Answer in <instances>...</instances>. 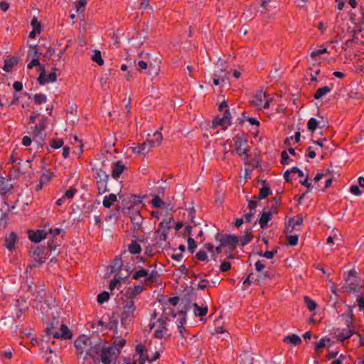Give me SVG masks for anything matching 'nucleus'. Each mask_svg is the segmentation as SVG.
<instances>
[{"mask_svg": "<svg viewBox=\"0 0 364 364\" xmlns=\"http://www.w3.org/2000/svg\"><path fill=\"white\" fill-rule=\"evenodd\" d=\"M166 333V328L164 326L161 329L156 330L154 332V336L158 338H162L164 337Z\"/></svg>", "mask_w": 364, "mask_h": 364, "instance_id": "obj_54", "label": "nucleus"}, {"mask_svg": "<svg viewBox=\"0 0 364 364\" xmlns=\"http://www.w3.org/2000/svg\"><path fill=\"white\" fill-rule=\"evenodd\" d=\"M54 338H71L72 333L65 324H61L60 332L58 331L54 334Z\"/></svg>", "mask_w": 364, "mask_h": 364, "instance_id": "obj_20", "label": "nucleus"}, {"mask_svg": "<svg viewBox=\"0 0 364 364\" xmlns=\"http://www.w3.org/2000/svg\"><path fill=\"white\" fill-rule=\"evenodd\" d=\"M341 174L339 171L331 169L328 168L326 169V181L325 182H333L341 180Z\"/></svg>", "mask_w": 364, "mask_h": 364, "instance_id": "obj_17", "label": "nucleus"}, {"mask_svg": "<svg viewBox=\"0 0 364 364\" xmlns=\"http://www.w3.org/2000/svg\"><path fill=\"white\" fill-rule=\"evenodd\" d=\"M31 25L33 27V29L37 31L38 33L41 32V23L37 20L36 17H33L31 21Z\"/></svg>", "mask_w": 364, "mask_h": 364, "instance_id": "obj_46", "label": "nucleus"}, {"mask_svg": "<svg viewBox=\"0 0 364 364\" xmlns=\"http://www.w3.org/2000/svg\"><path fill=\"white\" fill-rule=\"evenodd\" d=\"M283 341L285 343L290 344L294 346H296L301 343V339L296 334H291V335L285 336L283 339Z\"/></svg>", "mask_w": 364, "mask_h": 364, "instance_id": "obj_23", "label": "nucleus"}, {"mask_svg": "<svg viewBox=\"0 0 364 364\" xmlns=\"http://www.w3.org/2000/svg\"><path fill=\"white\" fill-rule=\"evenodd\" d=\"M144 290L143 285H134L133 287L129 288L122 297L134 301L136 296Z\"/></svg>", "mask_w": 364, "mask_h": 364, "instance_id": "obj_12", "label": "nucleus"}, {"mask_svg": "<svg viewBox=\"0 0 364 364\" xmlns=\"http://www.w3.org/2000/svg\"><path fill=\"white\" fill-rule=\"evenodd\" d=\"M193 314L196 316H203L208 313V306H200L198 304L195 303L193 304Z\"/></svg>", "mask_w": 364, "mask_h": 364, "instance_id": "obj_24", "label": "nucleus"}, {"mask_svg": "<svg viewBox=\"0 0 364 364\" xmlns=\"http://www.w3.org/2000/svg\"><path fill=\"white\" fill-rule=\"evenodd\" d=\"M8 215L6 213H3L0 218V226L2 225L4 228H6L8 223Z\"/></svg>", "mask_w": 364, "mask_h": 364, "instance_id": "obj_64", "label": "nucleus"}, {"mask_svg": "<svg viewBox=\"0 0 364 364\" xmlns=\"http://www.w3.org/2000/svg\"><path fill=\"white\" fill-rule=\"evenodd\" d=\"M252 238V237L251 233H246L239 240V241H240L241 245L245 246L251 241Z\"/></svg>", "mask_w": 364, "mask_h": 364, "instance_id": "obj_45", "label": "nucleus"}, {"mask_svg": "<svg viewBox=\"0 0 364 364\" xmlns=\"http://www.w3.org/2000/svg\"><path fill=\"white\" fill-rule=\"evenodd\" d=\"M92 60L97 63L99 65H102L104 64V60L102 58L101 53L100 50H95L92 56Z\"/></svg>", "mask_w": 364, "mask_h": 364, "instance_id": "obj_35", "label": "nucleus"}, {"mask_svg": "<svg viewBox=\"0 0 364 364\" xmlns=\"http://www.w3.org/2000/svg\"><path fill=\"white\" fill-rule=\"evenodd\" d=\"M306 188V192L311 191L314 188L320 191L321 189L318 188V183H302Z\"/></svg>", "mask_w": 364, "mask_h": 364, "instance_id": "obj_59", "label": "nucleus"}, {"mask_svg": "<svg viewBox=\"0 0 364 364\" xmlns=\"http://www.w3.org/2000/svg\"><path fill=\"white\" fill-rule=\"evenodd\" d=\"M46 229L48 230V239H51L52 237H55V235H58L61 232V229H60L58 228L52 229L48 227V228L46 227Z\"/></svg>", "mask_w": 364, "mask_h": 364, "instance_id": "obj_40", "label": "nucleus"}, {"mask_svg": "<svg viewBox=\"0 0 364 364\" xmlns=\"http://www.w3.org/2000/svg\"><path fill=\"white\" fill-rule=\"evenodd\" d=\"M55 70H56L55 68H53L52 72L50 74H48V75H46L44 68H42V70H41L40 75L38 78L39 84L41 85H44L46 83L53 82L56 81Z\"/></svg>", "mask_w": 364, "mask_h": 364, "instance_id": "obj_14", "label": "nucleus"}, {"mask_svg": "<svg viewBox=\"0 0 364 364\" xmlns=\"http://www.w3.org/2000/svg\"><path fill=\"white\" fill-rule=\"evenodd\" d=\"M162 139L163 136L161 132L156 131L153 134L152 139H147L146 141L148 142V146L151 148L159 146Z\"/></svg>", "mask_w": 364, "mask_h": 364, "instance_id": "obj_19", "label": "nucleus"}, {"mask_svg": "<svg viewBox=\"0 0 364 364\" xmlns=\"http://www.w3.org/2000/svg\"><path fill=\"white\" fill-rule=\"evenodd\" d=\"M157 275V271L152 269L149 271L144 267H139L132 275V279L134 280H139L143 278L144 281L141 282L144 285H150L154 282Z\"/></svg>", "mask_w": 364, "mask_h": 364, "instance_id": "obj_3", "label": "nucleus"}, {"mask_svg": "<svg viewBox=\"0 0 364 364\" xmlns=\"http://www.w3.org/2000/svg\"><path fill=\"white\" fill-rule=\"evenodd\" d=\"M151 205L154 208H159L164 206V203L159 196H154L151 200Z\"/></svg>", "mask_w": 364, "mask_h": 364, "instance_id": "obj_38", "label": "nucleus"}, {"mask_svg": "<svg viewBox=\"0 0 364 364\" xmlns=\"http://www.w3.org/2000/svg\"><path fill=\"white\" fill-rule=\"evenodd\" d=\"M97 176L98 177L100 178V181H97V182H107L108 181V178H109V176L106 174V173L103 171H100L98 173H97Z\"/></svg>", "mask_w": 364, "mask_h": 364, "instance_id": "obj_62", "label": "nucleus"}, {"mask_svg": "<svg viewBox=\"0 0 364 364\" xmlns=\"http://www.w3.org/2000/svg\"><path fill=\"white\" fill-rule=\"evenodd\" d=\"M128 171V167L122 161L113 162L112 164V177L114 180H118Z\"/></svg>", "mask_w": 364, "mask_h": 364, "instance_id": "obj_9", "label": "nucleus"}, {"mask_svg": "<svg viewBox=\"0 0 364 364\" xmlns=\"http://www.w3.org/2000/svg\"><path fill=\"white\" fill-rule=\"evenodd\" d=\"M41 55V53H39L37 49V46L31 48L28 53L29 56H32L35 58H38V57Z\"/></svg>", "mask_w": 364, "mask_h": 364, "instance_id": "obj_56", "label": "nucleus"}, {"mask_svg": "<svg viewBox=\"0 0 364 364\" xmlns=\"http://www.w3.org/2000/svg\"><path fill=\"white\" fill-rule=\"evenodd\" d=\"M230 268H231V264H230V262H229L228 261L223 262L220 267V271L223 272L230 270Z\"/></svg>", "mask_w": 364, "mask_h": 364, "instance_id": "obj_58", "label": "nucleus"}, {"mask_svg": "<svg viewBox=\"0 0 364 364\" xmlns=\"http://www.w3.org/2000/svg\"><path fill=\"white\" fill-rule=\"evenodd\" d=\"M346 325L347 327L346 328L338 329L336 332V338L341 342L350 338L354 333V331L351 328L352 323L350 319L346 321Z\"/></svg>", "mask_w": 364, "mask_h": 364, "instance_id": "obj_11", "label": "nucleus"}, {"mask_svg": "<svg viewBox=\"0 0 364 364\" xmlns=\"http://www.w3.org/2000/svg\"><path fill=\"white\" fill-rule=\"evenodd\" d=\"M298 174L299 177H303L304 173L297 167H293L291 170H287L284 173V178L286 182H291V181L297 180V178L294 177L295 174Z\"/></svg>", "mask_w": 364, "mask_h": 364, "instance_id": "obj_16", "label": "nucleus"}, {"mask_svg": "<svg viewBox=\"0 0 364 364\" xmlns=\"http://www.w3.org/2000/svg\"><path fill=\"white\" fill-rule=\"evenodd\" d=\"M321 122L316 118L311 117L307 122V128L311 132H314L317 127H321Z\"/></svg>", "mask_w": 364, "mask_h": 364, "instance_id": "obj_29", "label": "nucleus"}, {"mask_svg": "<svg viewBox=\"0 0 364 364\" xmlns=\"http://www.w3.org/2000/svg\"><path fill=\"white\" fill-rule=\"evenodd\" d=\"M12 355H13V350L11 349H8V350H6L1 353L0 358L2 360H4V359L10 360V359H11Z\"/></svg>", "mask_w": 364, "mask_h": 364, "instance_id": "obj_48", "label": "nucleus"}, {"mask_svg": "<svg viewBox=\"0 0 364 364\" xmlns=\"http://www.w3.org/2000/svg\"><path fill=\"white\" fill-rule=\"evenodd\" d=\"M148 142L145 141L144 143L139 144L138 146L134 149V151L137 152L138 154H145L148 153V151L150 147L148 146Z\"/></svg>", "mask_w": 364, "mask_h": 364, "instance_id": "obj_32", "label": "nucleus"}, {"mask_svg": "<svg viewBox=\"0 0 364 364\" xmlns=\"http://www.w3.org/2000/svg\"><path fill=\"white\" fill-rule=\"evenodd\" d=\"M331 88L328 86H324L323 87L318 88L317 91L315 92L314 97L316 100H318L322 98L327 93H329L331 91Z\"/></svg>", "mask_w": 364, "mask_h": 364, "instance_id": "obj_28", "label": "nucleus"}, {"mask_svg": "<svg viewBox=\"0 0 364 364\" xmlns=\"http://www.w3.org/2000/svg\"><path fill=\"white\" fill-rule=\"evenodd\" d=\"M117 200V196L114 193L109 194L108 196H105L103 199V205L105 208H110L114 202Z\"/></svg>", "mask_w": 364, "mask_h": 364, "instance_id": "obj_30", "label": "nucleus"}, {"mask_svg": "<svg viewBox=\"0 0 364 364\" xmlns=\"http://www.w3.org/2000/svg\"><path fill=\"white\" fill-rule=\"evenodd\" d=\"M126 344V340L125 339H123V338H120V339H115L114 343H113V346L114 348H116V349H119V350L120 351L121 350V348H123L124 346V345Z\"/></svg>", "mask_w": 364, "mask_h": 364, "instance_id": "obj_43", "label": "nucleus"}, {"mask_svg": "<svg viewBox=\"0 0 364 364\" xmlns=\"http://www.w3.org/2000/svg\"><path fill=\"white\" fill-rule=\"evenodd\" d=\"M208 284H209V281L208 279H202L198 284V289L203 290L208 286Z\"/></svg>", "mask_w": 364, "mask_h": 364, "instance_id": "obj_60", "label": "nucleus"}, {"mask_svg": "<svg viewBox=\"0 0 364 364\" xmlns=\"http://www.w3.org/2000/svg\"><path fill=\"white\" fill-rule=\"evenodd\" d=\"M227 124V122L223 117H216L213 121L212 127L216 128L218 126H223Z\"/></svg>", "mask_w": 364, "mask_h": 364, "instance_id": "obj_42", "label": "nucleus"}, {"mask_svg": "<svg viewBox=\"0 0 364 364\" xmlns=\"http://www.w3.org/2000/svg\"><path fill=\"white\" fill-rule=\"evenodd\" d=\"M119 354V349H116L114 346L103 348L100 353L101 360L104 364H110Z\"/></svg>", "mask_w": 364, "mask_h": 364, "instance_id": "obj_7", "label": "nucleus"}, {"mask_svg": "<svg viewBox=\"0 0 364 364\" xmlns=\"http://www.w3.org/2000/svg\"><path fill=\"white\" fill-rule=\"evenodd\" d=\"M35 66H37L39 68V70L41 71L42 70V68H44L41 63H40V61H39V59L38 58H33L31 62L28 65L27 68L28 69H31L33 68V67Z\"/></svg>", "mask_w": 364, "mask_h": 364, "instance_id": "obj_44", "label": "nucleus"}, {"mask_svg": "<svg viewBox=\"0 0 364 364\" xmlns=\"http://www.w3.org/2000/svg\"><path fill=\"white\" fill-rule=\"evenodd\" d=\"M122 299V312L121 314V321L122 323H129L134 318V312L136 310L134 301L127 299L123 297Z\"/></svg>", "mask_w": 364, "mask_h": 364, "instance_id": "obj_4", "label": "nucleus"}, {"mask_svg": "<svg viewBox=\"0 0 364 364\" xmlns=\"http://www.w3.org/2000/svg\"><path fill=\"white\" fill-rule=\"evenodd\" d=\"M303 223V218L296 216L295 218L290 219L289 226H291V230L295 229L296 226H300Z\"/></svg>", "mask_w": 364, "mask_h": 364, "instance_id": "obj_33", "label": "nucleus"}, {"mask_svg": "<svg viewBox=\"0 0 364 364\" xmlns=\"http://www.w3.org/2000/svg\"><path fill=\"white\" fill-rule=\"evenodd\" d=\"M109 299V294L107 291H103L97 295V302L99 304H103L105 301H107Z\"/></svg>", "mask_w": 364, "mask_h": 364, "instance_id": "obj_39", "label": "nucleus"}, {"mask_svg": "<svg viewBox=\"0 0 364 364\" xmlns=\"http://www.w3.org/2000/svg\"><path fill=\"white\" fill-rule=\"evenodd\" d=\"M89 338L85 336H80L75 341V346L77 349V353L78 355H82L84 352L87 351L88 347Z\"/></svg>", "mask_w": 364, "mask_h": 364, "instance_id": "obj_15", "label": "nucleus"}, {"mask_svg": "<svg viewBox=\"0 0 364 364\" xmlns=\"http://www.w3.org/2000/svg\"><path fill=\"white\" fill-rule=\"evenodd\" d=\"M167 231L164 229V230H158L156 232V237L159 240H161V241H166V238H167Z\"/></svg>", "mask_w": 364, "mask_h": 364, "instance_id": "obj_41", "label": "nucleus"}, {"mask_svg": "<svg viewBox=\"0 0 364 364\" xmlns=\"http://www.w3.org/2000/svg\"><path fill=\"white\" fill-rule=\"evenodd\" d=\"M273 213L271 211H264L259 218V224L264 229L267 227L268 222L272 219Z\"/></svg>", "mask_w": 364, "mask_h": 364, "instance_id": "obj_22", "label": "nucleus"}, {"mask_svg": "<svg viewBox=\"0 0 364 364\" xmlns=\"http://www.w3.org/2000/svg\"><path fill=\"white\" fill-rule=\"evenodd\" d=\"M14 186L12 183H0V194L4 196H9L12 193Z\"/></svg>", "mask_w": 364, "mask_h": 364, "instance_id": "obj_26", "label": "nucleus"}, {"mask_svg": "<svg viewBox=\"0 0 364 364\" xmlns=\"http://www.w3.org/2000/svg\"><path fill=\"white\" fill-rule=\"evenodd\" d=\"M14 63L15 61L13 59L6 60L4 63V70L6 72H10L12 70Z\"/></svg>", "mask_w": 364, "mask_h": 364, "instance_id": "obj_47", "label": "nucleus"}, {"mask_svg": "<svg viewBox=\"0 0 364 364\" xmlns=\"http://www.w3.org/2000/svg\"><path fill=\"white\" fill-rule=\"evenodd\" d=\"M358 184L359 186L353 185L350 188V193L355 196H360L363 192H364V183Z\"/></svg>", "mask_w": 364, "mask_h": 364, "instance_id": "obj_31", "label": "nucleus"}, {"mask_svg": "<svg viewBox=\"0 0 364 364\" xmlns=\"http://www.w3.org/2000/svg\"><path fill=\"white\" fill-rule=\"evenodd\" d=\"M282 156V164H289L291 161L288 155V153L286 151H283L281 154Z\"/></svg>", "mask_w": 364, "mask_h": 364, "instance_id": "obj_55", "label": "nucleus"}, {"mask_svg": "<svg viewBox=\"0 0 364 364\" xmlns=\"http://www.w3.org/2000/svg\"><path fill=\"white\" fill-rule=\"evenodd\" d=\"M48 123V118L41 119L38 125L33 127L34 139L38 142L40 147L43 146L42 142L45 140L46 133L44 132L46 125Z\"/></svg>", "mask_w": 364, "mask_h": 364, "instance_id": "obj_6", "label": "nucleus"}, {"mask_svg": "<svg viewBox=\"0 0 364 364\" xmlns=\"http://www.w3.org/2000/svg\"><path fill=\"white\" fill-rule=\"evenodd\" d=\"M267 96L265 92H263L262 91H260L259 92L257 93L255 96L252 103L255 105L257 107L262 108V105L263 102V100L264 99H267Z\"/></svg>", "mask_w": 364, "mask_h": 364, "instance_id": "obj_25", "label": "nucleus"}, {"mask_svg": "<svg viewBox=\"0 0 364 364\" xmlns=\"http://www.w3.org/2000/svg\"><path fill=\"white\" fill-rule=\"evenodd\" d=\"M63 145L62 139L52 140L50 141V146L53 149H59Z\"/></svg>", "mask_w": 364, "mask_h": 364, "instance_id": "obj_57", "label": "nucleus"}, {"mask_svg": "<svg viewBox=\"0 0 364 364\" xmlns=\"http://www.w3.org/2000/svg\"><path fill=\"white\" fill-rule=\"evenodd\" d=\"M325 53H327V49L326 48H324L323 49L315 50L311 52V58L314 59L318 56H320L321 55H322Z\"/></svg>", "mask_w": 364, "mask_h": 364, "instance_id": "obj_52", "label": "nucleus"}, {"mask_svg": "<svg viewBox=\"0 0 364 364\" xmlns=\"http://www.w3.org/2000/svg\"><path fill=\"white\" fill-rule=\"evenodd\" d=\"M277 250L266 251L264 253H261L260 255L263 256L267 259H272L277 254Z\"/></svg>", "mask_w": 364, "mask_h": 364, "instance_id": "obj_63", "label": "nucleus"}, {"mask_svg": "<svg viewBox=\"0 0 364 364\" xmlns=\"http://www.w3.org/2000/svg\"><path fill=\"white\" fill-rule=\"evenodd\" d=\"M225 61L219 59L215 64L213 76L220 79V82H224L228 78V72L226 71Z\"/></svg>", "mask_w": 364, "mask_h": 364, "instance_id": "obj_10", "label": "nucleus"}, {"mask_svg": "<svg viewBox=\"0 0 364 364\" xmlns=\"http://www.w3.org/2000/svg\"><path fill=\"white\" fill-rule=\"evenodd\" d=\"M87 1L86 0H79L76 5V11L78 13H82L84 11Z\"/></svg>", "mask_w": 364, "mask_h": 364, "instance_id": "obj_50", "label": "nucleus"}, {"mask_svg": "<svg viewBox=\"0 0 364 364\" xmlns=\"http://www.w3.org/2000/svg\"><path fill=\"white\" fill-rule=\"evenodd\" d=\"M215 239L221 243V246H223L224 248H227L230 252H232L236 248L239 242V238L232 235L217 234ZM228 257L230 259L234 258L231 253H230Z\"/></svg>", "mask_w": 364, "mask_h": 364, "instance_id": "obj_5", "label": "nucleus"}, {"mask_svg": "<svg viewBox=\"0 0 364 364\" xmlns=\"http://www.w3.org/2000/svg\"><path fill=\"white\" fill-rule=\"evenodd\" d=\"M136 353L139 355V363L144 364L145 361L147 360L149 362H153L159 358V353L155 352L154 355L152 356H149L147 355V350L144 345L139 344L136 346Z\"/></svg>", "mask_w": 364, "mask_h": 364, "instance_id": "obj_8", "label": "nucleus"}, {"mask_svg": "<svg viewBox=\"0 0 364 364\" xmlns=\"http://www.w3.org/2000/svg\"><path fill=\"white\" fill-rule=\"evenodd\" d=\"M77 190L75 188H70L69 190L65 191L63 196L65 199L70 200L73 198Z\"/></svg>", "mask_w": 364, "mask_h": 364, "instance_id": "obj_49", "label": "nucleus"}, {"mask_svg": "<svg viewBox=\"0 0 364 364\" xmlns=\"http://www.w3.org/2000/svg\"><path fill=\"white\" fill-rule=\"evenodd\" d=\"M29 256L31 258V263L28 265V268L32 269L41 266L45 262L48 257L46 250L43 247H36L31 248L29 252Z\"/></svg>", "mask_w": 364, "mask_h": 364, "instance_id": "obj_2", "label": "nucleus"}, {"mask_svg": "<svg viewBox=\"0 0 364 364\" xmlns=\"http://www.w3.org/2000/svg\"><path fill=\"white\" fill-rule=\"evenodd\" d=\"M299 237L297 235H289L287 237L288 243L290 245L294 246L298 243Z\"/></svg>", "mask_w": 364, "mask_h": 364, "instance_id": "obj_53", "label": "nucleus"}, {"mask_svg": "<svg viewBox=\"0 0 364 364\" xmlns=\"http://www.w3.org/2000/svg\"><path fill=\"white\" fill-rule=\"evenodd\" d=\"M34 101L38 105L45 104L47 102V97L44 94H36L33 96Z\"/></svg>", "mask_w": 364, "mask_h": 364, "instance_id": "obj_36", "label": "nucleus"}, {"mask_svg": "<svg viewBox=\"0 0 364 364\" xmlns=\"http://www.w3.org/2000/svg\"><path fill=\"white\" fill-rule=\"evenodd\" d=\"M17 241V235L15 232H11L5 238V246L6 248L11 251L15 247Z\"/></svg>", "mask_w": 364, "mask_h": 364, "instance_id": "obj_21", "label": "nucleus"}, {"mask_svg": "<svg viewBox=\"0 0 364 364\" xmlns=\"http://www.w3.org/2000/svg\"><path fill=\"white\" fill-rule=\"evenodd\" d=\"M196 257L199 261H207L208 260V255L204 250H200L198 252L196 255Z\"/></svg>", "mask_w": 364, "mask_h": 364, "instance_id": "obj_51", "label": "nucleus"}, {"mask_svg": "<svg viewBox=\"0 0 364 364\" xmlns=\"http://www.w3.org/2000/svg\"><path fill=\"white\" fill-rule=\"evenodd\" d=\"M269 194H270V189H269V188L268 186H263L259 190V195L256 198L257 199L261 200V199H263V198H266Z\"/></svg>", "mask_w": 364, "mask_h": 364, "instance_id": "obj_37", "label": "nucleus"}, {"mask_svg": "<svg viewBox=\"0 0 364 364\" xmlns=\"http://www.w3.org/2000/svg\"><path fill=\"white\" fill-rule=\"evenodd\" d=\"M178 318L177 319V321H178V331H179L181 336L183 337H185L184 333H186V330L183 326V323L186 321V313H185V311L181 310L178 312Z\"/></svg>", "mask_w": 364, "mask_h": 364, "instance_id": "obj_18", "label": "nucleus"}, {"mask_svg": "<svg viewBox=\"0 0 364 364\" xmlns=\"http://www.w3.org/2000/svg\"><path fill=\"white\" fill-rule=\"evenodd\" d=\"M128 250L131 254L136 255L141 252V247L136 240H132L128 245Z\"/></svg>", "mask_w": 364, "mask_h": 364, "instance_id": "obj_27", "label": "nucleus"}, {"mask_svg": "<svg viewBox=\"0 0 364 364\" xmlns=\"http://www.w3.org/2000/svg\"><path fill=\"white\" fill-rule=\"evenodd\" d=\"M304 299L309 311H313L316 309L317 304L314 300L308 296H304Z\"/></svg>", "mask_w": 364, "mask_h": 364, "instance_id": "obj_34", "label": "nucleus"}, {"mask_svg": "<svg viewBox=\"0 0 364 364\" xmlns=\"http://www.w3.org/2000/svg\"><path fill=\"white\" fill-rule=\"evenodd\" d=\"M188 250L191 252H193L194 250L196 249V241L191 238V237H189L188 239Z\"/></svg>", "mask_w": 364, "mask_h": 364, "instance_id": "obj_61", "label": "nucleus"}, {"mask_svg": "<svg viewBox=\"0 0 364 364\" xmlns=\"http://www.w3.org/2000/svg\"><path fill=\"white\" fill-rule=\"evenodd\" d=\"M28 237L31 241L34 242H39L42 240L48 239V230L46 227H45L43 229L37 230L36 231L29 230Z\"/></svg>", "mask_w": 364, "mask_h": 364, "instance_id": "obj_13", "label": "nucleus"}, {"mask_svg": "<svg viewBox=\"0 0 364 364\" xmlns=\"http://www.w3.org/2000/svg\"><path fill=\"white\" fill-rule=\"evenodd\" d=\"M233 143L230 145L232 149L230 152L232 154H237L240 157H244V160H247V140L242 135L237 134L232 139Z\"/></svg>", "mask_w": 364, "mask_h": 364, "instance_id": "obj_1", "label": "nucleus"}]
</instances>
